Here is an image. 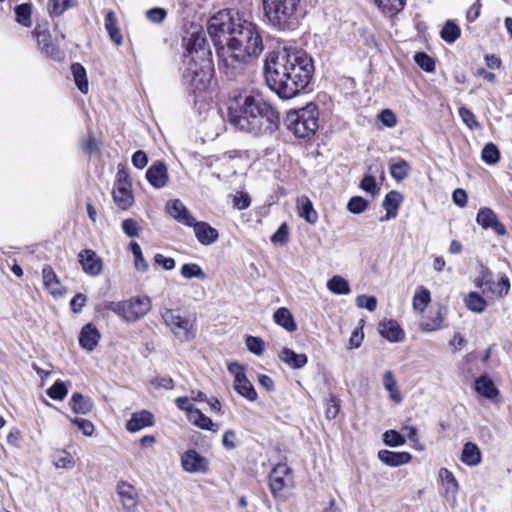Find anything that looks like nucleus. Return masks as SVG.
<instances>
[{"label": "nucleus", "mask_w": 512, "mask_h": 512, "mask_svg": "<svg viewBox=\"0 0 512 512\" xmlns=\"http://www.w3.org/2000/svg\"><path fill=\"white\" fill-rule=\"evenodd\" d=\"M228 121L238 130L260 135L277 128L279 113L260 94L242 91L228 101Z\"/></svg>", "instance_id": "f03ea898"}, {"label": "nucleus", "mask_w": 512, "mask_h": 512, "mask_svg": "<svg viewBox=\"0 0 512 512\" xmlns=\"http://www.w3.org/2000/svg\"><path fill=\"white\" fill-rule=\"evenodd\" d=\"M181 467L188 473L205 474L209 471V461L195 449H189L181 456Z\"/></svg>", "instance_id": "f8f14e48"}, {"label": "nucleus", "mask_w": 512, "mask_h": 512, "mask_svg": "<svg viewBox=\"0 0 512 512\" xmlns=\"http://www.w3.org/2000/svg\"><path fill=\"white\" fill-rule=\"evenodd\" d=\"M287 128L298 138H309L318 129V111L315 104L290 111L286 117Z\"/></svg>", "instance_id": "0eeeda50"}, {"label": "nucleus", "mask_w": 512, "mask_h": 512, "mask_svg": "<svg viewBox=\"0 0 512 512\" xmlns=\"http://www.w3.org/2000/svg\"><path fill=\"white\" fill-rule=\"evenodd\" d=\"M37 42L40 50L48 56L54 57L57 53L56 47L51 41V36L47 32H39L37 34Z\"/></svg>", "instance_id": "37998d69"}, {"label": "nucleus", "mask_w": 512, "mask_h": 512, "mask_svg": "<svg viewBox=\"0 0 512 512\" xmlns=\"http://www.w3.org/2000/svg\"><path fill=\"white\" fill-rule=\"evenodd\" d=\"M431 301L430 291L424 287H419L413 297V308L415 311L423 312Z\"/></svg>", "instance_id": "79ce46f5"}, {"label": "nucleus", "mask_w": 512, "mask_h": 512, "mask_svg": "<svg viewBox=\"0 0 512 512\" xmlns=\"http://www.w3.org/2000/svg\"><path fill=\"white\" fill-rule=\"evenodd\" d=\"M57 468H70L73 466V458L70 453L62 451L54 460Z\"/></svg>", "instance_id": "338daca9"}, {"label": "nucleus", "mask_w": 512, "mask_h": 512, "mask_svg": "<svg viewBox=\"0 0 512 512\" xmlns=\"http://www.w3.org/2000/svg\"><path fill=\"white\" fill-rule=\"evenodd\" d=\"M105 28L111 38V40L116 44H122V36L120 34L119 29L117 28V19L116 15L113 11H109L105 17Z\"/></svg>", "instance_id": "f704fd0d"}, {"label": "nucleus", "mask_w": 512, "mask_h": 512, "mask_svg": "<svg viewBox=\"0 0 512 512\" xmlns=\"http://www.w3.org/2000/svg\"><path fill=\"white\" fill-rule=\"evenodd\" d=\"M150 384L154 388H164L167 390L173 389L174 381L169 376H156L150 380Z\"/></svg>", "instance_id": "69168bd1"}, {"label": "nucleus", "mask_w": 512, "mask_h": 512, "mask_svg": "<svg viewBox=\"0 0 512 512\" xmlns=\"http://www.w3.org/2000/svg\"><path fill=\"white\" fill-rule=\"evenodd\" d=\"M493 288L490 287L493 293L498 295H506L510 289V282L506 276H502L497 283H493Z\"/></svg>", "instance_id": "774afa93"}, {"label": "nucleus", "mask_w": 512, "mask_h": 512, "mask_svg": "<svg viewBox=\"0 0 512 512\" xmlns=\"http://www.w3.org/2000/svg\"><path fill=\"white\" fill-rule=\"evenodd\" d=\"M441 38L449 43H454L461 35L460 27L452 20H448L440 32Z\"/></svg>", "instance_id": "4c0bfd02"}, {"label": "nucleus", "mask_w": 512, "mask_h": 512, "mask_svg": "<svg viewBox=\"0 0 512 512\" xmlns=\"http://www.w3.org/2000/svg\"><path fill=\"white\" fill-rule=\"evenodd\" d=\"M356 305L359 308L367 309L370 312H373L377 308V299L374 296L367 295H359L356 298Z\"/></svg>", "instance_id": "4d7b16f0"}, {"label": "nucleus", "mask_w": 512, "mask_h": 512, "mask_svg": "<svg viewBox=\"0 0 512 512\" xmlns=\"http://www.w3.org/2000/svg\"><path fill=\"white\" fill-rule=\"evenodd\" d=\"M313 72L312 58L297 49L273 51L268 54L264 64L267 85L282 99H291L304 90Z\"/></svg>", "instance_id": "f257e3e1"}, {"label": "nucleus", "mask_w": 512, "mask_h": 512, "mask_svg": "<svg viewBox=\"0 0 512 512\" xmlns=\"http://www.w3.org/2000/svg\"><path fill=\"white\" fill-rule=\"evenodd\" d=\"M476 222L483 229H492L499 236L506 234L505 226L499 222L496 214L490 208H481L477 213Z\"/></svg>", "instance_id": "4468645a"}, {"label": "nucleus", "mask_w": 512, "mask_h": 512, "mask_svg": "<svg viewBox=\"0 0 512 512\" xmlns=\"http://www.w3.org/2000/svg\"><path fill=\"white\" fill-rule=\"evenodd\" d=\"M166 210L172 218L185 226H191L196 219L179 199L168 202Z\"/></svg>", "instance_id": "a211bd4d"}, {"label": "nucleus", "mask_w": 512, "mask_h": 512, "mask_svg": "<svg viewBox=\"0 0 512 512\" xmlns=\"http://www.w3.org/2000/svg\"><path fill=\"white\" fill-rule=\"evenodd\" d=\"M68 393V388L66 384L61 381L57 380L48 390L47 395L53 399V400H63Z\"/></svg>", "instance_id": "49530a36"}, {"label": "nucleus", "mask_w": 512, "mask_h": 512, "mask_svg": "<svg viewBox=\"0 0 512 512\" xmlns=\"http://www.w3.org/2000/svg\"><path fill=\"white\" fill-rule=\"evenodd\" d=\"M275 323L283 327L288 332H294L297 329L292 313L286 307L278 308L273 315Z\"/></svg>", "instance_id": "bb28decb"}, {"label": "nucleus", "mask_w": 512, "mask_h": 512, "mask_svg": "<svg viewBox=\"0 0 512 512\" xmlns=\"http://www.w3.org/2000/svg\"><path fill=\"white\" fill-rule=\"evenodd\" d=\"M153 425V415L143 410L138 413H134L130 420L126 424V428L130 432H137L145 427Z\"/></svg>", "instance_id": "b1692460"}, {"label": "nucleus", "mask_w": 512, "mask_h": 512, "mask_svg": "<svg viewBox=\"0 0 512 512\" xmlns=\"http://www.w3.org/2000/svg\"><path fill=\"white\" fill-rule=\"evenodd\" d=\"M500 152L496 145L487 143L482 150V159L487 164H495L499 161Z\"/></svg>", "instance_id": "de8ad7c7"}, {"label": "nucleus", "mask_w": 512, "mask_h": 512, "mask_svg": "<svg viewBox=\"0 0 512 512\" xmlns=\"http://www.w3.org/2000/svg\"><path fill=\"white\" fill-rule=\"evenodd\" d=\"M381 335L390 342H400L404 338V332L394 320L383 322L379 325Z\"/></svg>", "instance_id": "393cba45"}, {"label": "nucleus", "mask_w": 512, "mask_h": 512, "mask_svg": "<svg viewBox=\"0 0 512 512\" xmlns=\"http://www.w3.org/2000/svg\"><path fill=\"white\" fill-rule=\"evenodd\" d=\"M366 207L367 201L360 196L352 197L347 204V209L354 214H359L363 212L366 209Z\"/></svg>", "instance_id": "bf43d9fd"}, {"label": "nucleus", "mask_w": 512, "mask_h": 512, "mask_svg": "<svg viewBox=\"0 0 512 512\" xmlns=\"http://www.w3.org/2000/svg\"><path fill=\"white\" fill-rule=\"evenodd\" d=\"M16 15V22L24 27H31L32 25V4L22 3L17 5L14 9Z\"/></svg>", "instance_id": "c9c22d12"}, {"label": "nucleus", "mask_w": 512, "mask_h": 512, "mask_svg": "<svg viewBox=\"0 0 512 512\" xmlns=\"http://www.w3.org/2000/svg\"><path fill=\"white\" fill-rule=\"evenodd\" d=\"M279 358L292 369H301L307 364L308 361L306 354H298L290 348H283L279 352Z\"/></svg>", "instance_id": "4be33fe9"}, {"label": "nucleus", "mask_w": 512, "mask_h": 512, "mask_svg": "<svg viewBox=\"0 0 512 512\" xmlns=\"http://www.w3.org/2000/svg\"><path fill=\"white\" fill-rule=\"evenodd\" d=\"M161 318L174 337L182 343L195 339L197 327L195 319L183 317L178 310L160 309Z\"/></svg>", "instance_id": "6e6552de"}, {"label": "nucleus", "mask_w": 512, "mask_h": 512, "mask_svg": "<svg viewBox=\"0 0 512 512\" xmlns=\"http://www.w3.org/2000/svg\"><path fill=\"white\" fill-rule=\"evenodd\" d=\"M122 230L128 237H137L140 227L134 219H125L122 222Z\"/></svg>", "instance_id": "0e129e2a"}, {"label": "nucleus", "mask_w": 512, "mask_h": 512, "mask_svg": "<svg viewBox=\"0 0 512 512\" xmlns=\"http://www.w3.org/2000/svg\"><path fill=\"white\" fill-rule=\"evenodd\" d=\"M78 259L83 271L89 276L95 277L102 273L103 261L95 251L84 249L79 252Z\"/></svg>", "instance_id": "ddd939ff"}, {"label": "nucleus", "mask_w": 512, "mask_h": 512, "mask_svg": "<svg viewBox=\"0 0 512 512\" xmlns=\"http://www.w3.org/2000/svg\"><path fill=\"white\" fill-rule=\"evenodd\" d=\"M117 493L125 512H133L137 506V493L135 488L125 481H120L117 485Z\"/></svg>", "instance_id": "6ab92c4d"}, {"label": "nucleus", "mask_w": 512, "mask_h": 512, "mask_svg": "<svg viewBox=\"0 0 512 512\" xmlns=\"http://www.w3.org/2000/svg\"><path fill=\"white\" fill-rule=\"evenodd\" d=\"M378 8L390 16L400 12L405 5L406 0H373Z\"/></svg>", "instance_id": "e433bc0d"}, {"label": "nucleus", "mask_w": 512, "mask_h": 512, "mask_svg": "<svg viewBox=\"0 0 512 512\" xmlns=\"http://www.w3.org/2000/svg\"><path fill=\"white\" fill-rule=\"evenodd\" d=\"M414 61L426 72H432L435 69L434 60L424 52H417L414 55Z\"/></svg>", "instance_id": "3c124183"}, {"label": "nucleus", "mask_w": 512, "mask_h": 512, "mask_svg": "<svg viewBox=\"0 0 512 512\" xmlns=\"http://www.w3.org/2000/svg\"><path fill=\"white\" fill-rule=\"evenodd\" d=\"M242 15L235 10H222L212 16L207 23V32L219 49L229 44L230 38Z\"/></svg>", "instance_id": "39448f33"}, {"label": "nucleus", "mask_w": 512, "mask_h": 512, "mask_svg": "<svg viewBox=\"0 0 512 512\" xmlns=\"http://www.w3.org/2000/svg\"><path fill=\"white\" fill-rule=\"evenodd\" d=\"M190 227H193L195 237L202 245H211L219 238L218 231L207 222L197 221L195 219Z\"/></svg>", "instance_id": "f3484780"}, {"label": "nucleus", "mask_w": 512, "mask_h": 512, "mask_svg": "<svg viewBox=\"0 0 512 512\" xmlns=\"http://www.w3.org/2000/svg\"><path fill=\"white\" fill-rule=\"evenodd\" d=\"M466 307L476 313H482L486 306V300L477 292H470L465 298Z\"/></svg>", "instance_id": "58836bf2"}, {"label": "nucleus", "mask_w": 512, "mask_h": 512, "mask_svg": "<svg viewBox=\"0 0 512 512\" xmlns=\"http://www.w3.org/2000/svg\"><path fill=\"white\" fill-rule=\"evenodd\" d=\"M289 241V227L287 223H282L276 232L271 236V242L275 245H285Z\"/></svg>", "instance_id": "8fccbe9b"}, {"label": "nucleus", "mask_w": 512, "mask_h": 512, "mask_svg": "<svg viewBox=\"0 0 512 512\" xmlns=\"http://www.w3.org/2000/svg\"><path fill=\"white\" fill-rule=\"evenodd\" d=\"M146 179L154 189L163 188L169 179L166 164L163 161L154 162L146 171Z\"/></svg>", "instance_id": "dca6fc26"}, {"label": "nucleus", "mask_w": 512, "mask_h": 512, "mask_svg": "<svg viewBox=\"0 0 512 512\" xmlns=\"http://www.w3.org/2000/svg\"><path fill=\"white\" fill-rule=\"evenodd\" d=\"M115 204L122 210H126L134 203L133 194H112Z\"/></svg>", "instance_id": "680f3d73"}, {"label": "nucleus", "mask_w": 512, "mask_h": 512, "mask_svg": "<svg viewBox=\"0 0 512 512\" xmlns=\"http://www.w3.org/2000/svg\"><path fill=\"white\" fill-rule=\"evenodd\" d=\"M301 0H262L268 23L280 31H293L300 23Z\"/></svg>", "instance_id": "20e7f679"}, {"label": "nucleus", "mask_w": 512, "mask_h": 512, "mask_svg": "<svg viewBox=\"0 0 512 512\" xmlns=\"http://www.w3.org/2000/svg\"><path fill=\"white\" fill-rule=\"evenodd\" d=\"M227 48L226 55H221L220 65L225 69V74L232 78L242 72L250 58L262 53L263 41L258 26L241 16Z\"/></svg>", "instance_id": "7ed1b4c3"}, {"label": "nucleus", "mask_w": 512, "mask_h": 512, "mask_svg": "<svg viewBox=\"0 0 512 512\" xmlns=\"http://www.w3.org/2000/svg\"><path fill=\"white\" fill-rule=\"evenodd\" d=\"M71 410L75 414H88L93 407V402L90 397L84 396L79 392H75L72 394L70 400Z\"/></svg>", "instance_id": "cd10ccee"}, {"label": "nucleus", "mask_w": 512, "mask_h": 512, "mask_svg": "<svg viewBox=\"0 0 512 512\" xmlns=\"http://www.w3.org/2000/svg\"><path fill=\"white\" fill-rule=\"evenodd\" d=\"M116 182L118 192H131L132 187L129 182V176L125 171L120 170L117 172Z\"/></svg>", "instance_id": "e2e57ef3"}, {"label": "nucleus", "mask_w": 512, "mask_h": 512, "mask_svg": "<svg viewBox=\"0 0 512 512\" xmlns=\"http://www.w3.org/2000/svg\"><path fill=\"white\" fill-rule=\"evenodd\" d=\"M327 288L337 295H347L351 291L348 281L337 275L327 282Z\"/></svg>", "instance_id": "ea45409f"}, {"label": "nucleus", "mask_w": 512, "mask_h": 512, "mask_svg": "<svg viewBox=\"0 0 512 512\" xmlns=\"http://www.w3.org/2000/svg\"><path fill=\"white\" fill-rule=\"evenodd\" d=\"M70 422L76 426L85 436H91L94 432V425L91 421L83 418H72L67 416Z\"/></svg>", "instance_id": "864d4df0"}, {"label": "nucleus", "mask_w": 512, "mask_h": 512, "mask_svg": "<svg viewBox=\"0 0 512 512\" xmlns=\"http://www.w3.org/2000/svg\"><path fill=\"white\" fill-rule=\"evenodd\" d=\"M402 201V194H386L383 201V207L386 210V215L384 218H381V221L394 219L398 214V208Z\"/></svg>", "instance_id": "7c9ffc66"}, {"label": "nucleus", "mask_w": 512, "mask_h": 512, "mask_svg": "<svg viewBox=\"0 0 512 512\" xmlns=\"http://www.w3.org/2000/svg\"><path fill=\"white\" fill-rule=\"evenodd\" d=\"M99 339L100 333L98 329L89 323L81 329L79 335V344L83 349L87 351H93L94 348L98 345Z\"/></svg>", "instance_id": "412c9836"}, {"label": "nucleus", "mask_w": 512, "mask_h": 512, "mask_svg": "<svg viewBox=\"0 0 512 512\" xmlns=\"http://www.w3.org/2000/svg\"><path fill=\"white\" fill-rule=\"evenodd\" d=\"M409 168L408 162L401 160L390 165V174L395 180L401 181L407 176Z\"/></svg>", "instance_id": "09e8293b"}, {"label": "nucleus", "mask_w": 512, "mask_h": 512, "mask_svg": "<svg viewBox=\"0 0 512 512\" xmlns=\"http://www.w3.org/2000/svg\"><path fill=\"white\" fill-rule=\"evenodd\" d=\"M183 79L191 86L194 93L207 91L213 79V65L211 59L197 61L196 58H185Z\"/></svg>", "instance_id": "423d86ee"}, {"label": "nucleus", "mask_w": 512, "mask_h": 512, "mask_svg": "<svg viewBox=\"0 0 512 512\" xmlns=\"http://www.w3.org/2000/svg\"><path fill=\"white\" fill-rule=\"evenodd\" d=\"M71 72H72L74 82H75L77 88L83 94L88 93L89 83H88V78H87L85 68L79 63H74L71 66Z\"/></svg>", "instance_id": "72a5a7b5"}, {"label": "nucleus", "mask_w": 512, "mask_h": 512, "mask_svg": "<svg viewBox=\"0 0 512 512\" xmlns=\"http://www.w3.org/2000/svg\"><path fill=\"white\" fill-rule=\"evenodd\" d=\"M246 346L255 355L260 356L264 352V341L259 337L248 336L246 338Z\"/></svg>", "instance_id": "6e6d98bb"}, {"label": "nucleus", "mask_w": 512, "mask_h": 512, "mask_svg": "<svg viewBox=\"0 0 512 512\" xmlns=\"http://www.w3.org/2000/svg\"><path fill=\"white\" fill-rule=\"evenodd\" d=\"M298 210L299 215L309 224H315L318 221V214L313 208L312 202L306 196L298 199Z\"/></svg>", "instance_id": "2f4dec72"}, {"label": "nucleus", "mask_w": 512, "mask_h": 512, "mask_svg": "<svg viewBox=\"0 0 512 512\" xmlns=\"http://www.w3.org/2000/svg\"><path fill=\"white\" fill-rule=\"evenodd\" d=\"M145 14L146 18L154 24L162 23L167 17V11L161 7L151 8Z\"/></svg>", "instance_id": "5fc2aeb1"}, {"label": "nucleus", "mask_w": 512, "mask_h": 512, "mask_svg": "<svg viewBox=\"0 0 512 512\" xmlns=\"http://www.w3.org/2000/svg\"><path fill=\"white\" fill-rule=\"evenodd\" d=\"M475 390L487 399H495L499 395V390L493 381L487 376H480L476 379Z\"/></svg>", "instance_id": "a878e982"}, {"label": "nucleus", "mask_w": 512, "mask_h": 512, "mask_svg": "<svg viewBox=\"0 0 512 512\" xmlns=\"http://www.w3.org/2000/svg\"><path fill=\"white\" fill-rule=\"evenodd\" d=\"M235 390L249 401H255L257 399V392L255 391L252 383L247 379L246 375L243 377H237L234 380Z\"/></svg>", "instance_id": "473e14b6"}, {"label": "nucleus", "mask_w": 512, "mask_h": 512, "mask_svg": "<svg viewBox=\"0 0 512 512\" xmlns=\"http://www.w3.org/2000/svg\"><path fill=\"white\" fill-rule=\"evenodd\" d=\"M439 476L442 482L445 484L446 493L455 498L458 492V482L452 472L446 468H441L439 471Z\"/></svg>", "instance_id": "a19ab883"}, {"label": "nucleus", "mask_w": 512, "mask_h": 512, "mask_svg": "<svg viewBox=\"0 0 512 512\" xmlns=\"http://www.w3.org/2000/svg\"><path fill=\"white\" fill-rule=\"evenodd\" d=\"M152 304L148 296H136L125 301L109 302L106 309L114 312L127 322H136L144 317Z\"/></svg>", "instance_id": "1a4fd4ad"}, {"label": "nucleus", "mask_w": 512, "mask_h": 512, "mask_svg": "<svg viewBox=\"0 0 512 512\" xmlns=\"http://www.w3.org/2000/svg\"><path fill=\"white\" fill-rule=\"evenodd\" d=\"M383 441L391 447H398L405 443V438L396 430H388L383 434Z\"/></svg>", "instance_id": "603ef678"}, {"label": "nucleus", "mask_w": 512, "mask_h": 512, "mask_svg": "<svg viewBox=\"0 0 512 512\" xmlns=\"http://www.w3.org/2000/svg\"><path fill=\"white\" fill-rule=\"evenodd\" d=\"M42 279L45 288L52 296L59 297L63 295V287L61 282L51 266L45 265L43 267Z\"/></svg>", "instance_id": "aec40b11"}, {"label": "nucleus", "mask_w": 512, "mask_h": 512, "mask_svg": "<svg viewBox=\"0 0 512 512\" xmlns=\"http://www.w3.org/2000/svg\"><path fill=\"white\" fill-rule=\"evenodd\" d=\"M180 273H181L182 277L185 279H192V278L205 279L206 278L205 272L196 263L184 264L180 269Z\"/></svg>", "instance_id": "c03bdc74"}, {"label": "nucleus", "mask_w": 512, "mask_h": 512, "mask_svg": "<svg viewBox=\"0 0 512 512\" xmlns=\"http://www.w3.org/2000/svg\"><path fill=\"white\" fill-rule=\"evenodd\" d=\"M291 473L285 463H278L269 474V486L274 496H277L287 486L286 477Z\"/></svg>", "instance_id": "2eb2a0df"}, {"label": "nucleus", "mask_w": 512, "mask_h": 512, "mask_svg": "<svg viewBox=\"0 0 512 512\" xmlns=\"http://www.w3.org/2000/svg\"><path fill=\"white\" fill-rule=\"evenodd\" d=\"M461 461L468 466H477L481 462V451L473 442L464 444Z\"/></svg>", "instance_id": "c85d7f7f"}, {"label": "nucleus", "mask_w": 512, "mask_h": 512, "mask_svg": "<svg viewBox=\"0 0 512 512\" xmlns=\"http://www.w3.org/2000/svg\"><path fill=\"white\" fill-rule=\"evenodd\" d=\"M247 162V153L242 150H229L210 161L213 174L219 179H227L241 170Z\"/></svg>", "instance_id": "9d476101"}, {"label": "nucleus", "mask_w": 512, "mask_h": 512, "mask_svg": "<svg viewBox=\"0 0 512 512\" xmlns=\"http://www.w3.org/2000/svg\"><path fill=\"white\" fill-rule=\"evenodd\" d=\"M378 458L381 462L390 467H397L408 463L411 460V455L408 452L380 450L378 452Z\"/></svg>", "instance_id": "5701e85b"}, {"label": "nucleus", "mask_w": 512, "mask_h": 512, "mask_svg": "<svg viewBox=\"0 0 512 512\" xmlns=\"http://www.w3.org/2000/svg\"><path fill=\"white\" fill-rule=\"evenodd\" d=\"M186 53L185 58H196L197 61L210 59V50L206 38L201 32H194L183 38Z\"/></svg>", "instance_id": "9b49d317"}, {"label": "nucleus", "mask_w": 512, "mask_h": 512, "mask_svg": "<svg viewBox=\"0 0 512 512\" xmlns=\"http://www.w3.org/2000/svg\"><path fill=\"white\" fill-rule=\"evenodd\" d=\"M70 6V0H50L48 10L51 15L59 16Z\"/></svg>", "instance_id": "13d9d810"}, {"label": "nucleus", "mask_w": 512, "mask_h": 512, "mask_svg": "<svg viewBox=\"0 0 512 512\" xmlns=\"http://www.w3.org/2000/svg\"><path fill=\"white\" fill-rule=\"evenodd\" d=\"M129 247L134 256L135 268L140 271H146L148 269V264L142 255L140 245L137 242H131Z\"/></svg>", "instance_id": "a18cd8bd"}, {"label": "nucleus", "mask_w": 512, "mask_h": 512, "mask_svg": "<svg viewBox=\"0 0 512 512\" xmlns=\"http://www.w3.org/2000/svg\"><path fill=\"white\" fill-rule=\"evenodd\" d=\"M459 115L462 119V121L470 128V129H475V128H478L479 127V123L477 122V120L475 119V115L473 114V112L466 108V107H460L459 108Z\"/></svg>", "instance_id": "052dcab7"}, {"label": "nucleus", "mask_w": 512, "mask_h": 512, "mask_svg": "<svg viewBox=\"0 0 512 512\" xmlns=\"http://www.w3.org/2000/svg\"><path fill=\"white\" fill-rule=\"evenodd\" d=\"M189 421L203 430L217 432L219 429V426L214 423L211 418L203 414L198 408H195L189 414Z\"/></svg>", "instance_id": "c756f323"}]
</instances>
